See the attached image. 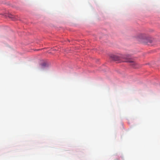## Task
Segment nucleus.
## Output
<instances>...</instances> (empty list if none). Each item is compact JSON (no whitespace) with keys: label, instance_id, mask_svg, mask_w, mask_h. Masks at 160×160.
Wrapping results in <instances>:
<instances>
[{"label":"nucleus","instance_id":"nucleus-1","mask_svg":"<svg viewBox=\"0 0 160 160\" xmlns=\"http://www.w3.org/2000/svg\"><path fill=\"white\" fill-rule=\"evenodd\" d=\"M110 57L113 60L115 61H118L120 60V58L117 56L112 55Z\"/></svg>","mask_w":160,"mask_h":160},{"label":"nucleus","instance_id":"nucleus-2","mask_svg":"<svg viewBox=\"0 0 160 160\" xmlns=\"http://www.w3.org/2000/svg\"><path fill=\"white\" fill-rule=\"evenodd\" d=\"M124 61L125 62H130L132 64H131V65H132V66H134V65H135V63L134 62L132 61L131 60L129 59H127L125 61Z\"/></svg>","mask_w":160,"mask_h":160},{"label":"nucleus","instance_id":"nucleus-3","mask_svg":"<svg viewBox=\"0 0 160 160\" xmlns=\"http://www.w3.org/2000/svg\"><path fill=\"white\" fill-rule=\"evenodd\" d=\"M41 65H42V68H44L47 66V64L46 63L44 62L43 63H42Z\"/></svg>","mask_w":160,"mask_h":160}]
</instances>
